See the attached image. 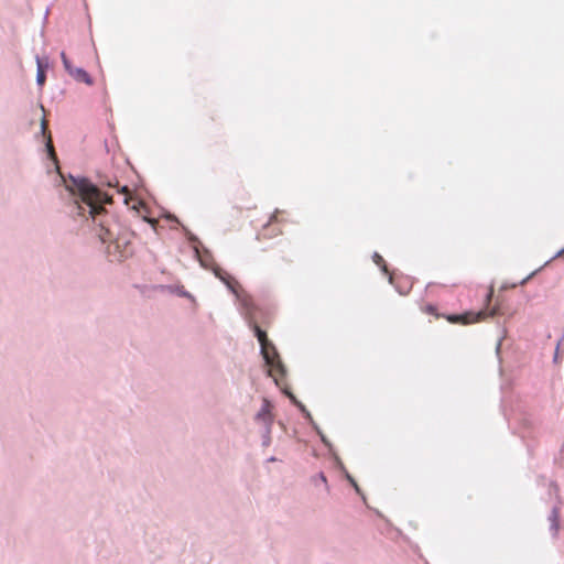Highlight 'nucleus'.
I'll return each mask as SVG.
<instances>
[{
  "mask_svg": "<svg viewBox=\"0 0 564 564\" xmlns=\"http://www.w3.org/2000/svg\"><path fill=\"white\" fill-rule=\"evenodd\" d=\"M83 204H77V214L90 216L99 227L97 235L104 243H108L107 251L120 261L132 253V234L121 229L120 225L111 220L104 208V204L112 202V195L102 193L97 186L86 180L77 184Z\"/></svg>",
  "mask_w": 564,
  "mask_h": 564,
  "instance_id": "f257e3e1",
  "label": "nucleus"
},
{
  "mask_svg": "<svg viewBox=\"0 0 564 564\" xmlns=\"http://www.w3.org/2000/svg\"><path fill=\"white\" fill-rule=\"evenodd\" d=\"M509 311L503 306V301L497 296L496 303L491 308L480 310L478 312H467L464 314L448 315L446 318L451 323L473 324L485 321L488 317L505 315Z\"/></svg>",
  "mask_w": 564,
  "mask_h": 564,
  "instance_id": "f03ea898",
  "label": "nucleus"
},
{
  "mask_svg": "<svg viewBox=\"0 0 564 564\" xmlns=\"http://www.w3.org/2000/svg\"><path fill=\"white\" fill-rule=\"evenodd\" d=\"M61 57L63 61L64 68L75 80L85 83L88 86H91L94 84L90 75L83 68L74 67L64 52L61 53Z\"/></svg>",
  "mask_w": 564,
  "mask_h": 564,
  "instance_id": "7ed1b4c3",
  "label": "nucleus"
},
{
  "mask_svg": "<svg viewBox=\"0 0 564 564\" xmlns=\"http://www.w3.org/2000/svg\"><path fill=\"white\" fill-rule=\"evenodd\" d=\"M107 186L117 188V194L122 197L124 205L130 206L132 209H138L137 205H139L140 202L131 197V193L127 186L119 187V183L117 181L108 182Z\"/></svg>",
  "mask_w": 564,
  "mask_h": 564,
  "instance_id": "20e7f679",
  "label": "nucleus"
},
{
  "mask_svg": "<svg viewBox=\"0 0 564 564\" xmlns=\"http://www.w3.org/2000/svg\"><path fill=\"white\" fill-rule=\"evenodd\" d=\"M269 366V375L274 379L278 386L284 380L285 377V368L280 360V357L272 360V364H267Z\"/></svg>",
  "mask_w": 564,
  "mask_h": 564,
  "instance_id": "39448f33",
  "label": "nucleus"
},
{
  "mask_svg": "<svg viewBox=\"0 0 564 564\" xmlns=\"http://www.w3.org/2000/svg\"><path fill=\"white\" fill-rule=\"evenodd\" d=\"M271 408L270 402L268 400H263L262 408L257 413L256 420L262 422L265 426H270L273 421Z\"/></svg>",
  "mask_w": 564,
  "mask_h": 564,
  "instance_id": "423d86ee",
  "label": "nucleus"
},
{
  "mask_svg": "<svg viewBox=\"0 0 564 564\" xmlns=\"http://www.w3.org/2000/svg\"><path fill=\"white\" fill-rule=\"evenodd\" d=\"M214 271L217 278H219L234 293H237L239 283L230 274L220 268H216Z\"/></svg>",
  "mask_w": 564,
  "mask_h": 564,
  "instance_id": "0eeeda50",
  "label": "nucleus"
},
{
  "mask_svg": "<svg viewBox=\"0 0 564 564\" xmlns=\"http://www.w3.org/2000/svg\"><path fill=\"white\" fill-rule=\"evenodd\" d=\"M265 346L267 349H261V354L265 360V364H272V360L276 359L279 357V354L272 343H269Z\"/></svg>",
  "mask_w": 564,
  "mask_h": 564,
  "instance_id": "6e6552de",
  "label": "nucleus"
},
{
  "mask_svg": "<svg viewBox=\"0 0 564 564\" xmlns=\"http://www.w3.org/2000/svg\"><path fill=\"white\" fill-rule=\"evenodd\" d=\"M252 328H253L254 335L257 336V338L260 343L261 349L265 350L267 349L265 345L270 343V340L268 339L267 333L264 330H262L257 324H253Z\"/></svg>",
  "mask_w": 564,
  "mask_h": 564,
  "instance_id": "1a4fd4ad",
  "label": "nucleus"
},
{
  "mask_svg": "<svg viewBox=\"0 0 564 564\" xmlns=\"http://www.w3.org/2000/svg\"><path fill=\"white\" fill-rule=\"evenodd\" d=\"M45 72L44 67L41 63V61L37 58V74H36V82L40 86L44 85L45 83Z\"/></svg>",
  "mask_w": 564,
  "mask_h": 564,
  "instance_id": "9d476101",
  "label": "nucleus"
},
{
  "mask_svg": "<svg viewBox=\"0 0 564 564\" xmlns=\"http://www.w3.org/2000/svg\"><path fill=\"white\" fill-rule=\"evenodd\" d=\"M422 311L426 314H431V315H434L435 317H440V315L437 314L436 312V307L432 304H426L422 307Z\"/></svg>",
  "mask_w": 564,
  "mask_h": 564,
  "instance_id": "9b49d317",
  "label": "nucleus"
},
{
  "mask_svg": "<svg viewBox=\"0 0 564 564\" xmlns=\"http://www.w3.org/2000/svg\"><path fill=\"white\" fill-rule=\"evenodd\" d=\"M373 260H375V262H376L379 267H381V268H382V270H383L384 272H387V271H388V270H387L386 262H384L383 258H382L380 254L375 253V256H373Z\"/></svg>",
  "mask_w": 564,
  "mask_h": 564,
  "instance_id": "f8f14e48",
  "label": "nucleus"
},
{
  "mask_svg": "<svg viewBox=\"0 0 564 564\" xmlns=\"http://www.w3.org/2000/svg\"><path fill=\"white\" fill-rule=\"evenodd\" d=\"M46 145H47V149H48V151H50L51 155H52V156H55L54 149H53V144H52V139H51V135H50V134H48V137H47V143H46Z\"/></svg>",
  "mask_w": 564,
  "mask_h": 564,
  "instance_id": "ddd939ff",
  "label": "nucleus"
},
{
  "mask_svg": "<svg viewBox=\"0 0 564 564\" xmlns=\"http://www.w3.org/2000/svg\"><path fill=\"white\" fill-rule=\"evenodd\" d=\"M275 219H276V215H275V214L271 215V216H270V219H269V221L265 224L264 228L269 227V226L272 224V221H273V220H275Z\"/></svg>",
  "mask_w": 564,
  "mask_h": 564,
  "instance_id": "4468645a",
  "label": "nucleus"
},
{
  "mask_svg": "<svg viewBox=\"0 0 564 564\" xmlns=\"http://www.w3.org/2000/svg\"><path fill=\"white\" fill-rule=\"evenodd\" d=\"M46 129H47V121L45 119H43L42 120V130L44 133H45Z\"/></svg>",
  "mask_w": 564,
  "mask_h": 564,
  "instance_id": "2eb2a0df",
  "label": "nucleus"
},
{
  "mask_svg": "<svg viewBox=\"0 0 564 564\" xmlns=\"http://www.w3.org/2000/svg\"><path fill=\"white\" fill-rule=\"evenodd\" d=\"M494 294L492 288L490 289L489 293L487 294V301H490Z\"/></svg>",
  "mask_w": 564,
  "mask_h": 564,
  "instance_id": "dca6fc26",
  "label": "nucleus"
}]
</instances>
